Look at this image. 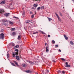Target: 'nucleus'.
Listing matches in <instances>:
<instances>
[{
	"label": "nucleus",
	"mask_w": 74,
	"mask_h": 74,
	"mask_svg": "<svg viewBox=\"0 0 74 74\" xmlns=\"http://www.w3.org/2000/svg\"><path fill=\"white\" fill-rule=\"evenodd\" d=\"M16 58L17 60H19V57L18 56H16Z\"/></svg>",
	"instance_id": "17"
},
{
	"label": "nucleus",
	"mask_w": 74,
	"mask_h": 74,
	"mask_svg": "<svg viewBox=\"0 0 74 74\" xmlns=\"http://www.w3.org/2000/svg\"><path fill=\"white\" fill-rule=\"evenodd\" d=\"M47 18H48V19L49 21H51V20H52V19H51L50 18H49V17H47Z\"/></svg>",
	"instance_id": "27"
},
{
	"label": "nucleus",
	"mask_w": 74,
	"mask_h": 74,
	"mask_svg": "<svg viewBox=\"0 0 74 74\" xmlns=\"http://www.w3.org/2000/svg\"><path fill=\"white\" fill-rule=\"evenodd\" d=\"M18 38V39H21V36L19 35Z\"/></svg>",
	"instance_id": "13"
},
{
	"label": "nucleus",
	"mask_w": 74,
	"mask_h": 74,
	"mask_svg": "<svg viewBox=\"0 0 74 74\" xmlns=\"http://www.w3.org/2000/svg\"><path fill=\"white\" fill-rule=\"evenodd\" d=\"M19 45H18L14 47V49H15L16 48H19Z\"/></svg>",
	"instance_id": "6"
},
{
	"label": "nucleus",
	"mask_w": 74,
	"mask_h": 74,
	"mask_svg": "<svg viewBox=\"0 0 74 74\" xmlns=\"http://www.w3.org/2000/svg\"><path fill=\"white\" fill-rule=\"evenodd\" d=\"M37 0H39V1H41V0H34V1H37Z\"/></svg>",
	"instance_id": "41"
},
{
	"label": "nucleus",
	"mask_w": 74,
	"mask_h": 74,
	"mask_svg": "<svg viewBox=\"0 0 74 74\" xmlns=\"http://www.w3.org/2000/svg\"><path fill=\"white\" fill-rule=\"evenodd\" d=\"M14 63H15L16 64V65H17V66H18V63H17V62H16V61H14Z\"/></svg>",
	"instance_id": "18"
},
{
	"label": "nucleus",
	"mask_w": 74,
	"mask_h": 74,
	"mask_svg": "<svg viewBox=\"0 0 74 74\" xmlns=\"http://www.w3.org/2000/svg\"><path fill=\"white\" fill-rule=\"evenodd\" d=\"M55 14H56V15L59 21L60 22H62V20H61V19L60 17H59V15H58L56 13H55Z\"/></svg>",
	"instance_id": "2"
},
{
	"label": "nucleus",
	"mask_w": 74,
	"mask_h": 74,
	"mask_svg": "<svg viewBox=\"0 0 74 74\" xmlns=\"http://www.w3.org/2000/svg\"><path fill=\"white\" fill-rule=\"evenodd\" d=\"M29 63H31V64H34V63L31 61H29Z\"/></svg>",
	"instance_id": "16"
},
{
	"label": "nucleus",
	"mask_w": 74,
	"mask_h": 74,
	"mask_svg": "<svg viewBox=\"0 0 74 74\" xmlns=\"http://www.w3.org/2000/svg\"><path fill=\"white\" fill-rule=\"evenodd\" d=\"M36 64V65H38V64Z\"/></svg>",
	"instance_id": "52"
},
{
	"label": "nucleus",
	"mask_w": 74,
	"mask_h": 74,
	"mask_svg": "<svg viewBox=\"0 0 74 74\" xmlns=\"http://www.w3.org/2000/svg\"><path fill=\"white\" fill-rule=\"evenodd\" d=\"M11 30V31H15V30L16 29L15 28H12L10 29Z\"/></svg>",
	"instance_id": "10"
},
{
	"label": "nucleus",
	"mask_w": 74,
	"mask_h": 74,
	"mask_svg": "<svg viewBox=\"0 0 74 74\" xmlns=\"http://www.w3.org/2000/svg\"><path fill=\"white\" fill-rule=\"evenodd\" d=\"M30 14H32V12H30Z\"/></svg>",
	"instance_id": "45"
},
{
	"label": "nucleus",
	"mask_w": 74,
	"mask_h": 74,
	"mask_svg": "<svg viewBox=\"0 0 74 74\" xmlns=\"http://www.w3.org/2000/svg\"><path fill=\"white\" fill-rule=\"evenodd\" d=\"M3 12H4V10L2 9L0 10V14H2Z\"/></svg>",
	"instance_id": "5"
},
{
	"label": "nucleus",
	"mask_w": 74,
	"mask_h": 74,
	"mask_svg": "<svg viewBox=\"0 0 74 74\" xmlns=\"http://www.w3.org/2000/svg\"><path fill=\"white\" fill-rule=\"evenodd\" d=\"M41 8L42 9H44V6H42L41 7Z\"/></svg>",
	"instance_id": "36"
},
{
	"label": "nucleus",
	"mask_w": 74,
	"mask_h": 74,
	"mask_svg": "<svg viewBox=\"0 0 74 74\" xmlns=\"http://www.w3.org/2000/svg\"><path fill=\"white\" fill-rule=\"evenodd\" d=\"M62 74H64L65 73V72H64V71H62Z\"/></svg>",
	"instance_id": "33"
},
{
	"label": "nucleus",
	"mask_w": 74,
	"mask_h": 74,
	"mask_svg": "<svg viewBox=\"0 0 74 74\" xmlns=\"http://www.w3.org/2000/svg\"><path fill=\"white\" fill-rule=\"evenodd\" d=\"M63 8H64V7Z\"/></svg>",
	"instance_id": "55"
},
{
	"label": "nucleus",
	"mask_w": 74,
	"mask_h": 74,
	"mask_svg": "<svg viewBox=\"0 0 74 74\" xmlns=\"http://www.w3.org/2000/svg\"><path fill=\"white\" fill-rule=\"evenodd\" d=\"M3 25H4V24H3Z\"/></svg>",
	"instance_id": "54"
},
{
	"label": "nucleus",
	"mask_w": 74,
	"mask_h": 74,
	"mask_svg": "<svg viewBox=\"0 0 74 74\" xmlns=\"http://www.w3.org/2000/svg\"><path fill=\"white\" fill-rule=\"evenodd\" d=\"M9 23H10V24H11V25H13V23H12V22L11 21H9Z\"/></svg>",
	"instance_id": "25"
},
{
	"label": "nucleus",
	"mask_w": 74,
	"mask_h": 74,
	"mask_svg": "<svg viewBox=\"0 0 74 74\" xmlns=\"http://www.w3.org/2000/svg\"><path fill=\"white\" fill-rule=\"evenodd\" d=\"M11 44L12 47H14V46H15V44L14 43H12Z\"/></svg>",
	"instance_id": "28"
},
{
	"label": "nucleus",
	"mask_w": 74,
	"mask_h": 74,
	"mask_svg": "<svg viewBox=\"0 0 74 74\" xmlns=\"http://www.w3.org/2000/svg\"><path fill=\"white\" fill-rule=\"evenodd\" d=\"M11 64L12 66H15V64H14L11 63Z\"/></svg>",
	"instance_id": "34"
},
{
	"label": "nucleus",
	"mask_w": 74,
	"mask_h": 74,
	"mask_svg": "<svg viewBox=\"0 0 74 74\" xmlns=\"http://www.w3.org/2000/svg\"><path fill=\"white\" fill-rule=\"evenodd\" d=\"M12 34L13 36H15V35L16 34V33L15 32H14L12 33Z\"/></svg>",
	"instance_id": "23"
},
{
	"label": "nucleus",
	"mask_w": 74,
	"mask_h": 74,
	"mask_svg": "<svg viewBox=\"0 0 74 74\" xmlns=\"http://www.w3.org/2000/svg\"><path fill=\"white\" fill-rule=\"evenodd\" d=\"M53 62H55V61H54V60H53Z\"/></svg>",
	"instance_id": "50"
},
{
	"label": "nucleus",
	"mask_w": 74,
	"mask_h": 74,
	"mask_svg": "<svg viewBox=\"0 0 74 74\" xmlns=\"http://www.w3.org/2000/svg\"><path fill=\"white\" fill-rule=\"evenodd\" d=\"M0 39L1 40H4V34L2 33L0 34Z\"/></svg>",
	"instance_id": "1"
},
{
	"label": "nucleus",
	"mask_w": 74,
	"mask_h": 74,
	"mask_svg": "<svg viewBox=\"0 0 74 74\" xmlns=\"http://www.w3.org/2000/svg\"><path fill=\"white\" fill-rule=\"evenodd\" d=\"M64 37L66 40H68V37L66 35H64Z\"/></svg>",
	"instance_id": "9"
},
{
	"label": "nucleus",
	"mask_w": 74,
	"mask_h": 74,
	"mask_svg": "<svg viewBox=\"0 0 74 74\" xmlns=\"http://www.w3.org/2000/svg\"><path fill=\"white\" fill-rule=\"evenodd\" d=\"M36 33H38V32H35L33 33V34H36Z\"/></svg>",
	"instance_id": "22"
},
{
	"label": "nucleus",
	"mask_w": 74,
	"mask_h": 74,
	"mask_svg": "<svg viewBox=\"0 0 74 74\" xmlns=\"http://www.w3.org/2000/svg\"><path fill=\"white\" fill-rule=\"evenodd\" d=\"M48 45H47V48H46V52H48V51H49V50H48Z\"/></svg>",
	"instance_id": "14"
},
{
	"label": "nucleus",
	"mask_w": 74,
	"mask_h": 74,
	"mask_svg": "<svg viewBox=\"0 0 74 74\" xmlns=\"http://www.w3.org/2000/svg\"><path fill=\"white\" fill-rule=\"evenodd\" d=\"M22 66H23V67H25V65L23 64H22Z\"/></svg>",
	"instance_id": "31"
},
{
	"label": "nucleus",
	"mask_w": 74,
	"mask_h": 74,
	"mask_svg": "<svg viewBox=\"0 0 74 74\" xmlns=\"http://www.w3.org/2000/svg\"><path fill=\"white\" fill-rule=\"evenodd\" d=\"M4 32V30L3 29H1L0 31V32H1L2 33H3Z\"/></svg>",
	"instance_id": "32"
},
{
	"label": "nucleus",
	"mask_w": 74,
	"mask_h": 74,
	"mask_svg": "<svg viewBox=\"0 0 74 74\" xmlns=\"http://www.w3.org/2000/svg\"><path fill=\"white\" fill-rule=\"evenodd\" d=\"M60 52H61V50L60 49H59L58 50Z\"/></svg>",
	"instance_id": "47"
},
{
	"label": "nucleus",
	"mask_w": 74,
	"mask_h": 74,
	"mask_svg": "<svg viewBox=\"0 0 74 74\" xmlns=\"http://www.w3.org/2000/svg\"><path fill=\"white\" fill-rule=\"evenodd\" d=\"M2 22H7V20H2Z\"/></svg>",
	"instance_id": "20"
},
{
	"label": "nucleus",
	"mask_w": 74,
	"mask_h": 74,
	"mask_svg": "<svg viewBox=\"0 0 74 74\" xmlns=\"http://www.w3.org/2000/svg\"><path fill=\"white\" fill-rule=\"evenodd\" d=\"M14 18H16V19H18L19 18L18 17H16L15 16H14L13 17Z\"/></svg>",
	"instance_id": "35"
},
{
	"label": "nucleus",
	"mask_w": 74,
	"mask_h": 74,
	"mask_svg": "<svg viewBox=\"0 0 74 74\" xmlns=\"http://www.w3.org/2000/svg\"><path fill=\"white\" fill-rule=\"evenodd\" d=\"M32 20H29V22H31L32 23Z\"/></svg>",
	"instance_id": "42"
},
{
	"label": "nucleus",
	"mask_w": 74,
	"mask_h": 74,
	"mask_svg": "<svg viewBox=\"0 0 74 74\" xmlns=\"http://www.w3.org/2000/svg\"><path fill=\"white\" fill-rule=\"evenodd\" d=\"M39 32L40 33H42V34H45V32H44L43 31H40Z\"/></svg>",
	"instance_id": "11"
},
{
	"label": "nucleus",
	"mask_w": 74,
	"mask_h": 74,
	"mask_svg": "<svg viewBox=\"0 0 74 74\" xmlns=\"http://www.w3.org/2000/svg\"><path fill=\"white\" fill-rule=\"evenodd\" d=\"M52 42L53 44H55V41L54 40H52Z\"/></svg>",
	"instance_id": "30"
},
{
	"label": "nucleus",
	"mask_w": 74,
	"mask_h": 74,
	"mask_svg": "<svg viewBox=\"0 0 74 74\" xmlns=\"http://www.w3.org/2000/svg\"><path fill=\"white\" fill-rule=\"evenodd\" d=\"M18 52H16L14 53L13 55H18Z\"/></svg>",
	"instance_id": "15"
},
{
	"label": "nucleus",
	"mask_w": 74,
	"mask_h": 74,
	"mask_svg": "<svg viewBox=\"0 0 74 74\" xmlns=\"http://www.w3.org/2000/svg\"><path fill=\"white\" fill-rule=\"evenodd\" d=\"M58 73H61V71H60L59 70V71H58Z\"/></svg>",
	"instance_id": "40"
},
{
	"label": "nucleus",
	"mask_w": 74,
	"mask_h": 74,
	"mask_svg": "<svg viewBox=\"0 0 74 74\" xmlns=\"http://www.w3.org/2000/svg\"><path fill=\"white\" fill-rule=\"evenodd\" d=\"M36 74H38L37 73H36Z\"/></svg>",
	"instance_id": "53"
},
{
	"label": "nucleus",
	"mask_w": 74,
	"mask_h": 74,
	"mask_svg": "<svg viewBox=\"0 0 74 74\" xmlns=\"http://www.w3.org/2000/svg\"><path fill=\"white\" fill-rule=\"evenodd\" d=\"M60 15L61 16H62V13H60Z\"/></svg>",
	"instance_id": "46"
},
{
	"label": "nucleus",
	"mask_w": 74,
	"mask_h": 74,
	"mask_svg": "<svg viewBox=\"0 0 74 74\" xmlns=\"http://www.w3.org/2000/svg\"><path fill=\"white\" fill-rule=\"evenodd\" d=\"M45 45H47V43H46L45 44Z\"/></svg>",
	"instance_id": "51"
},
{
	"label": "nucleus",
	"mask_w": 74,
	"mask_h": 74,
	"mask_svg": "<svg viewBox=\"0 0 74 74\" xmlns=\"http://www.w3.org/2000/svg\"><path fill=\"white\" fill-rule=\"evenodd\" d=\"M10 13H7L6 14H4V15L6 17H7V16H9V15H10Z\"/></svg>",
	"instance_id": "4"
},
{
	"label": "nucleus",
	"mask_w": 74,
	"mask_h": 74,
	"mask_svg": "<svg viewBox=\"0 0 74 74\" xmlns=\"http://www.w3.org/2000/svg\"><path fill=\"white\" fill-rule=\"evenodd\" d=\"M48 37H51V36L50 35H48Z\"/></svg>",
	"instance_id": "43"
},
{
	"label": "nucleus",
	"mask_w": 74,
	"mask_h": 74,
	"mask_svg": "<svg viewBox=\"0 0 74 74\" xmlns=\"http://www.w3.org/2000/svg\"><path fill=\"white\" fill-rule=\"evenodd\" d=\"M5 1H3L1 2L0 3V4H5Z\"/></svg>",
	"instance_id": "8"
},
{
	"label": "nucleus",
	"mask_w": 74,
	"mask_h": 74,
	"mask_svg": "<svg viewBox=\"0 0 74 74\" xmlns=\"http://www.w3.org/2000/svg\"><path fill=\"white\" fill-rule=\"evenodd\" d=\"M40 9H41V7H39L37 8V10H39Z\"/></svg>",
	"instance_id": "29"
},
{
	"label": "nucleus",
	"mask_w": 74,
	"mask_h": 74,
	"mask_svg": "<svg viewBox=\"0 0 74 74\" xmlns=\"http://www.w3.org/2000/svg\"><path fill=\"white\" fill-rule=\"evenodd\" d=\"M38 5L37 4H35L34 5V7H37V6Z\"/></svg>",
	"instance_id": "12"
},
{
	"label": "nucleus",
	"mask_w": 74,
	"mask_h": 74,
	"mask_svg": "<svg viewBox=\"0 0 74 74\" xmlns=\"http://www.w3.org/2000/svg\"><path fill=\"white\" fill-rule=\"evenodd\" d=\"M34 17V15H32V18H33Z\"/></svg>",
	"instance_id": "44"
},
{
	"label": "nucleus",
	"mask_w": 74,
	"mask_h": 74,
	"mask_svg": "<svg viewBox=\"0 0 74 74\" xmlns=\"http://www.w3.org/2000/svg\"><path fill=\"white\" fill-rule=\"evenodd\" d=\"M32 9H33V10L34 9V8L33 7V8H32Z\"/></svg>",
	"instance_id": "48"
},
{
	"label": "nucleus",
	"mask_w": 74,
	"mask_h": 74,
	"mask_svg": "<svg viewBox=\"0 0 74 74\" xmlns=\"http://www.w3.org/2000/svg\"><path fill=\"white\" fill-rule=\"evenodd\" d=\"M55 48H58V45H55Z\"/></svg>",
	"instance_id": "19"
},
{
	"label": "nucleus",
	"mask_w": 74,
	"mask_h": 74,
	"mask_svg": "<svg viewBox=\"0 0 74 74\" xmlns=\"http://www.w3.org/2000/svg\"><path fill=\"white\" fill-rule=\"evenodd\" d=\"M25 72L27 73H32V71H30V70H28L26 71Z\"/></svg>",
	"instance_id": "7"
},
{
	"label": "nucleus",
	"mask_w": 74,
	"mask_h": 74,
	"mask_svg": "<svg viewBox=\"0 0 74 74\" xmlns=\"http://www.w3.org/2000/svg\"><path fill=\"white\" fill-rule=\"evenodd\" d=\"M7 56L8 58H9V54L8 53V52H7Z\"/></svg>",
	"instance_id": "21"
},
{
	"label": "nucleus",
	"mask_w": 74,
	"mask_h": 74,
	"mask_svg": "<svg viewBox=\"0 0 74 74\" xmlns=\"http://www.w3.org/2000/svg\"><path fill=\"white\" fill-rule=\"evenodd\" d=\"M61 59L63 61H65V60H66V59L63 58H61Z\"/></svg>",
	"instance_id": "26"
},
{
	"label": "nucleus",
	"mask_w": 74,
	"mask_h": 74,
	"mask_svg": "<svg viewBox=\"0 0 74 74\" xmlns=\"http://www.w3.org/2000/svg\"><path fill=\"white\" fill-rule=\"evenodd\" d=\"M15 51L16 52H18V49H16L15 50Z\"/></svg>",
	"instance_id": "38"
},
{
	"label": "nucleus",
	"mask_w": 74,
	"mask_h": 74,
	"mask_svg": "<svg viewBox=\"0 0 74 74\" xmlns=\"http://www.w3.org/2000/svg\"><path fill=\"white\" fill-rule=\"evenodd\" d=\"M13 57H14V58H15V57H16V56H15V55L14 54L13 55Z\"/></svg>",
	"instance_id": "39"
},
{
	"label": "nucleus",
	"mask_w": 74,
	"mask_h": 74,
	"mask_svg": "<svg viewBox=\"0 0 74 74\" xmlns=\"http://www.w3.org/2000/svg\"><path fill=\"white\" fill-rule=\"evenodd\" d=\"M42 72L43 73V74H44V71H42Z\"/></svg>",
	"instance_id": "49"
},
{
	"label": "nucleus",
	"mask_w": 74,
	"mask_h": 74,
	"mask_svg": "<svg viewBox=\"0 0 74 74\" xmlns=\"http://www.w3.org/2000/svg\"><path fill=\"white\" fill-rule=\"evenodd\" d=\"M26 23H29V21H26Z\"/></svg>",
	"instance_id": "37"
},
{
	"label": "nucleus",
	"mask_w": 74,
	"mask_h": 74,
	"mask_svg": "<svg viewBox=\"0 0 74 74\" xmlns=\"http://www.w3.org/2000/svg\"><path fill=\"white\" fill-rule=\"evenodd\" d=\"M65 64L66 65L65 66L66 67H70V66H71L70 65H69L68 64V62H66Z\"/></svg>",
	"instance_id": "3"
},
{
	"label": "nucleus",
	"mask_w": 74,
	"mask_h": 74,
	"mask_svg": "<svg viewBox=\"0 0 74 74\" xmlns=\"http://www.w3.org/2000/svg\"><path fill=\"white\" fill-rule=\"evenodd\" d=\"M70 43L71 44H72V45H73V44H74V43H73V42L72 41H71L70 42Z\"/></svg>",
	"instance_id": "24"
}]
</instances>
